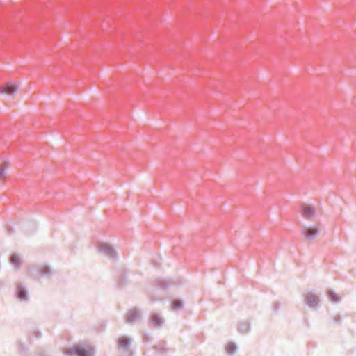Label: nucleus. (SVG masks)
I'll return each mask as SVG.
<instances>
[{"instance_id":"3","label":"nucleus","mask_w":356,"mask_h":356,"mask_svg":"<svg viewBox=\"0 0 356 356\" xmlns=\"http://www.w3.org/2000/svg\"><path fill=\"white\" fill-rule=\"evenodd\" d=\"M306 303L310 307H315L318 303V297L312 293H308L305 295Z\"/></svg>"},{"instance_id":"10","label":"nucleus","mask_w":356,"mask_h":356,"mask_svg":"<svg viewBox=\"0 0 356 356\" xmlns=\"http://www.w3.org/2000/svg\"><path fill=\"white\" fill-rule=\"evenodd\" d=\"M17 296L22 300H24L26 297V291L22 286H18L17 289Z\"/></svg>"},{"instance_id":"12","label":"nucleus","mask_w":356,"mask_h":356,"mask_svg":"<svg viewBox=\"0 0 356 356\" xmlns=\"http://www.w3.org/2000/svg\"><path fill=\"white\" fill-rule=\"evenodd\" d=\"M328 296L330 300H332L334 302H338L340 299L339 297L336 293L331 291L328 292Z\"/></svg>"},{"instance_id":"4","label":"nucleus","mask_w":356,"mask_h":356,"mask_svg":"<svg viewBox=\"0 0 356 356\" xmlns=\"http://www.w3.org/2000/svg\"><path fill=\"white\" fill-rule=\"evenodd\" d=\"M139 317H140V314H139L138 311L134 309L129 310L127 312V316H126V319H127V322L133 323V322L138 320Z\"/></svg>"},{"instance_id":"15","label":"nucleus","mask_w":356,"mask_h":356,"mask_svg":"<svg viewBox=\"0 0 356 356\" xmlns=\"http://www.w3.org/2000/svg\"><path fill=\"white\" fill-rule=\"evenodd\" d=\"M172 304L175 309H178L182 306V302L179 300H175Z\"/></svg>"},{"instance_id":"5","label":"nucleus","mask_w":356,"mask_h":356,"mask_svg":"<svg viewBox=\"0 0 356 356\" xmlns=\"http://www.w3.org/2000/svg\"><path fill=\"white\" fill-rule=\"evenodd\" d=\"M100 250L106 253L108 255L113 256L114 250L108 244H102L100 245Z\"/></svg>"},{"instance_id":"16","label":"nucleus","mask_w":356,"mask_h":356,"mask_svg":"<svg viewBox=\"0 0 356 356\" xmlns=\"http://www.w3.org/2000/svg\"><path fill=\"white\" fill-rule=\"evenodd\" d=\"M40 270L42 273H48L49 272V270H48V268L47 267H42L40 268Z\"/></svg>"},{"instance_id":"1","label":"nucleus","mask_w":356,"mask_h":356,"mask_svg":"<svg viewBox=\"0 0 356 356\" xmlns=\"http://www.w3.org/2000/svg\"><path fill=\"white\" fill-rule=\"evenodd\" d=\"M67 356H93L94 350L91 347L85 348L82 346H75L65 351Z\"/></svg>"},{"instance_id":"11","label":"nucleus","mask_w":356,"mask_h":356,"mask_svg":"<svg viewBox=\"0 0 356 356\" xmlns=\"http://www.w3.org/2000/svg\"><path fill=\"white\" fill-rule=\"evenodd\" d=\"M10 261L13 266L16 268H19L20 266L21 261L20 258L18 255L14 254L11 257Z\"/></svg>"},{"instance_id":"8","label":"nucleus","mask_w":356,"mask_h":356,"mask_svg":"<svg viewBox=\"0 0 356 356\" xmlns=\"http://www.w3.org/2000/svg\"><path fill=\"white\" fill-rule=\"evenodd\" d=\"M152 323L153 326L158 327L163 324V320L159 316L154 315L152 317Z\"/></svg>"},{"instance_id":"7","label":"nucleus","mask_w":356,"mask_h":356,"mask_svg":"<svg viewBox=\"0 0 356 356\" xmlns=\"http://www.w3.org/2000/svg\"><path fill=\"white\" fill-rule=\"evenodd\" d=\"M130 343V339L125 337H121L118 339V346L120 348H127Z\"/></svg>"},{"instance_id":"6","label":"nucleus","mask_w":356,"mask_h":356,"mask_svg":"<svg viewBox=\"0 0 356 356\" xmlns=\"http://www.w3.org/2000/svg\"><path fill=\"white\" fill-rule=\"evenodd\" d=\"M314 214V209L311 207H305L302 210V216L305 218H309Z\"/></svg>"},{"instance_id":"2","label":"nucleus","mask_w":356,"mask_h":356,"mask_svg":"<svg viewBox=\"0 0 356 356\" xmlns=\"http://www.w3.org/2000/svg\"><path fill=\"white\" fill-rule=\"evenodd\" d=\"M18 88V86L15 83L8 82L0 87V92L6 94L8 95H12L15 94Z\"/></svg>"},{"instance_id":"13","label":"nucleus","mask_w":356,"mask_h":356,"mask_svg":"<svg viewBox=\"0 0 356 356\" xmlns=\"http://www.w3.org/2000/svg\"><path fill=\"white\" fill-rule=\"evenodd\" d=\"M6 166L4 164L0 165V179H4L6 174Z\"/></svg>"},{"instance_id":"9","label":"nucleus","mask_w":356,"mask_h":356,"mask_svg":"<svg viewBox=\"0 0 356 356\" xmlns=\"http://www.w3.org/2000/svg\"><path fill=\"white\" fill-rule=\"evenodd\" d=\"M317 232H318L316 228L310 227L307 229L305 232V236L309 239L312 238L316 235Z\"/></svg>"},{"instance_id":"14","label":"nucleus","mask_w":356,"mask_h":356,"mask_svg":"<svg viewBox=\"0 0 356 356\" xmlns=\"http://www.w3.org/2000/svg\"><path fill=\"white\" fill-rule=\"evenodd\" d=\"M227 351L229 353H233L236 350V346L234 343H229L226 348Z\"/></svg>"}]
</instances>
